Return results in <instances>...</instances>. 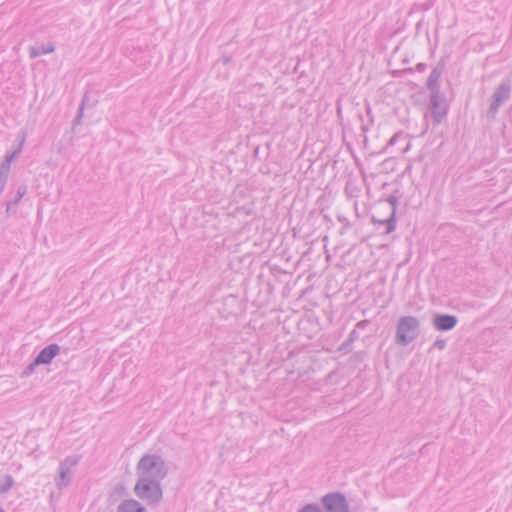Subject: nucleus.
<instances>
[{
  "label": "nucleus",
  "mask_w": 512,
  "mask_h": 512,
  "mask_svg": "<svg viewBox=\"0 0 512 512\" xmlns=\"http://www.w3.org/2000/svg\"><path fill=\"white\" fill-rule=\"evenodd\" d=\"M139 480H162L167 475L164 460L155 454L144 455L137 464Z\"/></svg>",
  "instance_id": "obj_1"
},
{
  "label": "nucleus",
  "mask_w": 512,
  "mask_h": 512,
  "mask_svg": "<svg viewBox=\"0 0 512 512\" xmlns=\"http://www.w3.org/2000/svg\"><path fill=\"white\" fill-rule=\"evenodd\" d=\"M420 322L416 317H400L396 328V343L408 345L419 335Z\"/></svg>",
  "instance_id": "obj_2"
},
{
  "label": "nucleus",
  "mask_w": 512,
  "mask_h": 512,
  "mask_svg": "<svg viewBox=\"0 0 512 512\" xmlns=\"http://www.w3.org/2000/svg\"><path fill=\"white\" fill-rule=\"evenodd\" d=\"M510 93L511 86L508 81H503L499 84L492 95V102L488 110V115L490 117H494L496 115L499 107L509 99Z\"/></svg>",
  "instance_id": "obj_3"
},
{
  "label": "nucleus",
  "mask_w": 512,
  "mask_h": 512,
  "mask_svg": "<svg viewBox=\"0 0 512 512\" xmlns=\"http://www.w3.org/2000/svg\"><path fill=\"white\" fill-rule=\"evenodd\" d=\"M430 108L434 123L440 124L447 114V107L440 91L431 93Z\"/></svg>",
  "instance_id": "obj_4"
},
{
  "label": "nucleus",
  "mask_w": 512,
  "mask_h": 512,
  "mask_svg": "<svg viewBox=\"0 0 512 512\" xmlns=\"http://www.w3.org/2000/svg\"><path fill=\"white\" fill-rule=\"evenodd\" d=\"M135 491L139 497L148 501L157 500L161 495V491L157 482H137Z\"/></svg>",
  "instance_id": "obj_5"
},
{
  "label": "nucleus",
  "mask_w": 512,
  "mask_h": 512,
  "mask_svg": "<svg viewBox=\"0 0 512 512\" xmlns=\"http://www.w3.org/2000/svg\"><path fill=\"white\" fill-rule=\"evenodd\" d=\"M323 504L327 512H349L345 499L339 494L325 496Z\"/></svg>",
  "instance_id": "obj_6"
},
{
  "label": "nucleus",
  "mask_w": 512,
  "mask_h": 512,
  "mask_svg": "<svg viewBox=\"0 0 512 512\" xmlns=\"http://www.w3.org/2000/svg\"><path fill=\"white\" fill-rule=\"evenodd\" d=\"M458 323V319L454 315L438 314L433 319V325L438 331L452 330Z\"/></svg>",
  "instance_id": "obj_7"
},
{
  "label": "nucleus",
  "mask_w": 512,
  "mask_h": 512,
  "mask_svg": "<svg viewBox=\"0 0 512 512\" xmlns=\"http://www.w3.org/2000/svg\"><path fill=\"white\" fill-rule=\"evenodd\" d=\"M80 461V456L71 455L66 457L59 466V480H67L71 474L72 470L76 467V465Z\"/></svg>",
  "instance_id": "obj_8"
},
{
  "label": "nucleus",
  "mask_w": 512,
  "mask_h": 512,
  "mask_svg": "<svg viewBox=\"0 0 512 512\" xmlns=\"http://www.w3.org/2000/svg\"><path fill=\"white\" fill-rule=\"evenodd\" d=\"M60 347L57 344H50L43 348L34 359V364H49L59 353Z\"/></svg>",
  "instance_id": "obj_9"
},
{
  "label": "nucleus",
  "mask_w": 512,
  "mask_h": 512,
  "mask_svg": "<svg viewBox=\"0 0 512 512\" xmlns=\"http://www.w3.org/2000/svg\"><path fill=\"white\" fill-rule=\"evenodd\" d=\"M388 202L392 205V211H391L390 217L387 220H385L384 223L387 226L386 233H391L396 228L395 212H396L397 199L392 196L388 199Z\"/></svg>",
  "instance_id": "obj_10"
},
{
  "label": "nucleus",
  "mask_w": 512,
  "mask_h": 512,
  "mask_svg": "<svg viewBox=\"0 0 512 512\" xmlns=\"http://www.w3.org/2000/svg\"><path fill=\"white\" fill-rule=\"evenodd\" d=\"M54 46L52 44H46L36 47H31L29 49L30 57L31 58H37L43 54H49L54 51Z\"/></svg>",
  "instance_id": "obj_11"
},
{
  "label": "nucleus",
  "mask_w": 512,
  "mask_h": 512,
  "mask_svg": "<svg viewBox=\"0 0 512 512\" xmlns=\"http://www.w3.org/2000/svg\"><path fill=\"white\" fill-rule=\"evenodd\" d=\"M27 193V186L21 185L17 189L16 196L13 200H10L6 203V212L9 213L12 208L17 206V204L20 202V200L24 197V195Z\"/></svg>",
  "instance_id": "obj_12"
},
{
  "label": "nucleus",
  "mask_w": 512,
  "mask_h": 512,
  "mask_svg": "<svg viewBox=\"0 0 512 512\" xmlns=\"http://www.w3.org/2000/svg\"><path fill=\"white\" fill-rule=\"evenodd\" d=\"M441 76V72L437 69H433L427 79V88L433 93V91H439L436 89V84Z\"/></svg>",
  "instance_id": "obj_13"
},
{
  "label": "nucleus",
  "mask_w": 512,
  "mask_h": 512,
  "mask_svg": "<svg viewBox=\"0 0 512 512\" xmlns=\"http://www.w3.org/2000/svg\"><path fill=\"white\" fill-rule=\"evenodd\" d=\"M119 512H141V508L138 507V504L134 501H129L124 503L120 507Z\"/></svg>",
  "instance_id": "obj_14"
},
{
  "label": "nucleus",
  "mask_w": 512,
  "mask_h": 512,
  "mask_svg": "<svg viewBox=\"0 0 512 512\" xmlns=\"http://www.w3.org/2000/svg\"><path fill=\"white\" fill-rule=\"evenodd\" d=\"M405 138V135L402 131H398L396 132L391 138L390 140L388 141L387 145H386V149H388L389 147H392L394 145H396V143L400 140V139H404Z\"/></svg>",
  "instance_id": "obj_15"
},
{
  "label": "nucleus",
  "mask_w": 512,
  "mask_h": 512,
  "mask_svg": "<svg viewBox=\"0 0 512 512\" xmlns=\"http://www.w3.org/2000/svg\"><path fill=\"white\" fill-rule=\"evenodd\" d=\"M11 165L5 161L0 164V177L8 178Z\"/></svg>",
  "instance_id": "obj_16"
},
{
  "label": "nucleus",
  "mask_w": 512,
  "mask_h": 512,
  "mask_svg": "<svg viewBox=\"0 0 512 512\" xmlns=\"http://www.w3.org/2000/svg\"><path fill=\"white\" fill-rule=\"evenodd\" d=\"M39 364H34V361L32 363H30L22 372V376L23 377H28L30 376L34 371H35V367L38 366Z\"/></svg>",
  "instance_id": "obj_17"
},
{
  "label": "nucleus",
  "mask_w": 512,
  "mask_h": 512,
  "mask_svg": "<svg viewBox=\"0 0 512 512\" xmlns=\"http://www.w3.org/2000/svg\"><path fill=\"white\" fill-rule=\"evenodd\" d=\"M26 136H27V133L25 131H20L19 134H18V140H19V145L20 146H24V143H25V140H26Z\"/></svg>",
  "instance_id": "obj_18"
},
{
  "label": "nucleus",
  "mask_w": 512,
  "mask_h": 512,
  "mask_svg": "<svg viewBox=\"0 0 512 512\" xmlns=\"http://www.w3.org/2000/svg\"><path fill=\"white\" fill-rule=\"evenodd\" d=\"M16 157H17V156H16V153L12 152V153L7 154V155L5 156L4 161H5V162H7V163H9V164L11 165L12 161H13Z\"/></svg>",
  "instance_id": "obj_19"
},
{
  "label": "nucleus",
  "mask_w": 512,
  "mask_h": 512,
  "mask_svg": "<svg viewBox=\"0 0 512 512\" xmlns=\"http://www.w3.org/2000/svg\"><path fill=\"white\" fill-rule=\"evenodd\" d=\"M406 72H412V69L411 68H408V69H404V70H396V71H393V76H399L403 73H406Z\"/></svg>",
  "instance_id": "obj_20"
},
{
  "label": "nucleus",
  "mask_w": 512,
  "mask_h": 512,
  "mask_svg": "<svg viewBox=\"0 0 512 512\" xmlns=\"http://www.w3.org/2000/svg\"><path fill=\"white\" fill-rule=\"evenodd\" d=\"M302 512H320L318 508L308 506L302 510Z\"/></svg>",
  "instance_id": "obj_21"
},
{
  "label": "nucleus",
  "mask_w": 512,
  "mask_h": 512,
  "mask_svg": "<svg viewBox=\"0 0 512 512\" xmlns=\"http://www.w3.org/2000/svg\"><path fill=\"white\" fill-rule=\"evenodd\" d=\"M434 345H435L436 347H438V348L442 349V348H444V347H445V341H443V340H437V341L435 342V344H434Z\"/></svg>",
  "instance_id": "obj_22"
},
{
  "label": "nucleus",
  "mask_w": 512,
  "mask_h": 512,
  "mask_svg": "<svg viewBox=\"0 0 512 512\" xmlns=\"http://www.w3.org/2000/svg\"><path fill=\"white\" fill-rule=\"evenodd\" d=\"M83 115V106H81L79 108V111H78V115H77V119H76V122H79L80 118L82 117Z\"/></svg>",
  "instance_id": "obj_23"
},
{
  "label": "nucleus",
  "mask_w": 512,
  "mask_h": 512,
  "mask_svg": "<svg viewBox=\"0 0 512 512\" xmlns=\"http://www.w3.org/2000/svg\"><path fill=\"white\" fill-rule=\"evenodd\" d=\"M22 149H23V146H20L18 144V146L16 147V149L13 152L16 153V156H18L21 153Z\"/></svg>",
  "instance_id": "obj_24"
},
{
  "label": "nucleus",
  "mask_w": 512,
  "mask_h": 512,
  "mask_svg": "<svg viewBox=\"0 0 512 512\" xmlns=\"http://www.w3.org/2000/svg\"><path fill=\"white\" fill-rule=\"evenodd\" d=\"M424 68H425V65H424V64H422V63H419V64L417 65V69H418V71H423V70H424Z\"/></svg>",
  "instance_id": "obj_25"
},
{
  "label": "nucleus",
  "mask_w": 512,
  "mask_h": 512,
  "mask_svg": "<svg viewBox=\"0 0 512 512\" xmlns=\"http://www.w3.org/2000/svg\"><path fill=\"white\" fill-rule=\"evenodd\" d=\"M337 114H338L339 117H341L342 110H341L340 106L337 107Z\"/></svg>",
  "instance_id": "obj_26"
},
{
  "label": "nucleus",
  "mask_w": 512,
  "mask_h": 512,
  "mask_svg": "<svg viewBox=\"0 0 512 512\" xmlns=\"http://www.w3.org/2000/svg\"><path fill=\"white\" fill-rule=\"evenodd\" d=\"M5 480L10 481L12 480V478L10 476H7Z\"/></svg>",
  "instance_id": "obj_27"
},
{
  "label": "nucleus",
  "mask_w": 512,
  "mask_h": 512,
  "mask_svg": "<svg viewBox=\"0 0 512 512\" xmlns=\"http://www.w3.org/2000/svg\"><path fill=\"white\" fill-rule=\"evenodd\" d=\"M0 512H2V511L0 510Z\"/></svg>",
  "instance_id": "obj_28"
}]
</instances>
